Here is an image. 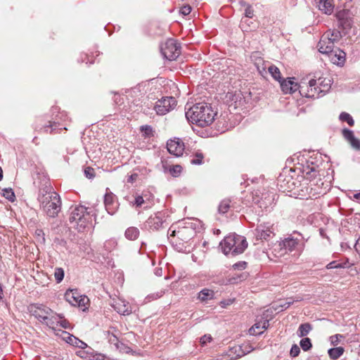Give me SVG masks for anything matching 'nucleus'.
<instances>
[{
	"instance_id": "f257e3e1",
	"label": "nucleus",
	"mask_w": 360,
	"mask_h": 360,
	"mask_svg": "<svg viewBox=\"0 0 360 360\" xmlns=\"http://www.w3.org/2000/svg\"><path fill=\"white\" fill-rule=\"evenodd\" d=\"M319 165L313 161H307V165L303 167V181H300L293 194L300 199L316 198L321 194V188L317 186L314 180L319 174Z\"/></svg>"
},
{
	"instance_id": "f03ea898",
	"label": "nucleus",
	"mask_w": 360,
	"mask_h": 360,
	"mask_svg": "<svg viewBox=\"0 0 360 360\" xmlns=\"http://www.w3.org/2000/svg\"><path fill=\"white\" fill-rule=\"evenodd\" d=\"M216 115L217 112L211 104L206 102L198 103L186 112V117L189 122L202 127L211 124Z\"/></svg>"
},
{
	"instance_id": "7ed1b4c3",
	"label": "nucleus",
	"mask_w": 360,
	"mask_h": 360,
	"mask_svg": "<svg viewBox=\"0 0 360 360\" xmlns=\"http://www.w3.org/2000/svg\"><path fill=\"white\" fill-rule=\"evenodd\" d=\"M300 95L307 98H319L326 94L330 87V79L328 78L319 77L318 79L313 78L302 79L300 84Z\"/></svg>"
},
{
	"instance_id": "20e7f679",
	"label": "nucleus",
	"mask_w": 360,
	"mask_h": 360,
	"mask_svg": "<svg viewBox=\"0 0 360 360\" xmlns=\"http://www.w3.org/2000/svg\"><path fill=\"white\" fill-rule=\"evenodd\" d=\"M37 200L40 208L49 217L55 218L61 210V200L59 195L55 191L38 194Z\"/></svg>"
},
{
	"instance_id": "39448f33",
	"label": "nucleus",
	"mask_w": 360,
	"mask_h": 360,
	"mask_svg": "<svg viewBox=\"0 0 360 360\" xmlns=\"http://www.w3.org/2000/svg\"><path fill=\"white\" fill-rule=\"evenodd\" d=\"M220 246L226 255L235 256L245 251L248 247V242L243 236L233 234L226 236L220 243Z\"/></svg>"
},
{
	"instance_id": "423d86ee",
	"label": "nucleus",
	"mask_w": 360,
	"mask_h": 360,
	"mask_svg": "<svg viewBox=\"0 0 360 360\" xmlns=\"http://www.w3.org/2000/svg\"><path fill=\"white\" fill-rule=\"evenodd\" d=\"M92 217L85 207L75 206L71 211L69 221L73 228L77 229L79 231H83L89 225L91 224Z\"/></svg>"
},
{
	"instance_id": "0eeeda50",
	"label": "nucleus",
	"mask_w": 360,
	"mask_h": 360,
	"mask_svg": "<svg viewBox=\"0 0 360 360\" xmlns=\"http://www.w3.org/2000/svg\"><path fill=\"white\" fill-rule=\"evenodd\" d=\"M30 312L34 316L39 322L46 324L49 328H53L54 319L51 317L52 314V309L49 307L41 304H33L30 306Z\"/></svg>"
},
{
	"instance_id": "6e6552de",
	"label": "nucleus",
	"mask_w": 360,
	"mask_h": 360,
	"mask_svg": "<svg viewBox=\"0 0 360 360\" xmlns=\"http://www.w3.org/2000/svg\"><path fill=\"white\" fill-rule=\"evenodd\" d=\"M300 238H295L292 236H290L285 238L283 240L278 242L274 246L273 252L276 257H283L288 252H291L296 250L299 243Z\"/></svg>"
},
{
	"instance_id": "1a4fd4ad",
	"label": "nucleus",
	"mask_w": 360,
	"mask_h": 360,
	"mask_svg": "<svg viewBox=\"0 0 360 360\" xmlns=\"http://www.w3.org/2000/svg\"><path fill=\"white\" fill-rule=\"evenodd\" d=\"M68 118L65 112H58L53 120L49 121V124L44 126L36 127V130L49 134L59 133L61 129L67 130V127L63 125L60 122L65 121Z\"/></svg>"
},
{
	"instance_id": "9d476101",
	"label": "nucleus",
	"mask_w": 360,
	"mask_h": 360,
	"mask_svg": "<svg viewBox=\"0 0 360 360\" xmlns=\"http://www.w3.org/2000/svg\"><path fill=\"white\" fill-rule=\"evenodd\" d=\"M160 52L165 58L174 60L180 55V46H178L175 40L169 39L161 45Z\"/></svg>"
},
{
	"instance_id": "9b49d317",
	"label": "nucleus",
	"mask_w": 360,
	"mask_h": 360,
	"mask_svg": "<svg viewBox=\"0 0 360 360\" xmlns=\"http://www.w3.org/2000/svg\"><path fill=\"white\" fill-rule=\"evenodd\" d=\"M153 204L154 195L148 191H144L141 195H136L134 201L131 202V205L136 209L143 207L144 210L150 208Z\"/></svg>"
},
{
	"instance_id": "f8f14e48",
	"label": "nucleus",
	"mask_w": 360,
	"mask_h": 360,
	"mask_svg": "<svg viewBox=\"0 0 360 360\" xmlns=\"http://www.w3.org/2000/svg\"><path fill=\"white\" fill-rule=\"evenodd\" d=\"M176 105V101L174 97H165L156 102L154 109L158 115H164L173 110Z\"/></svg>"
},
{
	"instance_id": "ddd939ff",
	"label": "nucleus",
	"mask_w": 360,
	"mask_h": 360,
	"mask_svg": "<svg viewBox=\"0 0 360 360\" xmlns=\"http://www.w3.org/2000/svg\"><path fill=\"white\" fill-rule=\"evenodd\" d=\"M165 222V214L158 212L148 218L143 224V227L148 231H159L160 229L163 228Z\"/></svg>"
},
{
	"instance_id": "4468645a",
	"label": "nucleus",
	"mask_w": 360,
	"mask_h": 360,
	"mask_svg": "<svg viewBox=\"0 0 360 360\" xmlns=\"http://www.w3.org/2000/svg\"><path fill=\"white\" fill-rule=\"evenodd\" d=\"M34 184L39 188V194L52 192L49 178L44 172H37L33 177Z\"/></svg>"
},
{
	"instance_id": "2eb2a0df",
	"label": "nucleus",
	"mask_w": 360,
	"mask_h": 360,
	"mask_svg": "<svg viewBox=\"0 0 360 360\" xmlns=\"http://www.w3.org/2000/svg\"><path fill=\"white\" fill-rule=\"evenodd\" d=\"M183 227H179L178 230H173L170 233V236L181 237V240H186L192 236L194 233V226L193 222L188 221L185 223Z\"/></svg>"
},
{
	"instance_id": "dca6fc26",
	"label": "nucleus",
	"mask_w": 360,
	"mask_h": 360,
	"mask_svg": "<svg viewBox=\"0 0 360 360\" xmlns=\"http://www.w3.org/2000/svg\"><path fill=\"white\" fill-rule=\"evenodd\" d=\"M336 18L338 20L339 27H341L342 30L347 31L352 27L353 20L348 10L338 11L336 13Z\"/></svg>"
},
{
	"instance_id": "f3484780",
	"label": "nucleus",
	"mask_w": 360,
	"mask_h": 360,
	"mask_svg": "<svg viewBox=\"0 0 360 360\" xmlns=\"http://www.w3.org/2000/svg\"><path fill=\"white\" fill-rule=\"evenodd\" d=\"M334 44L335 43L330 39V34L325 33L318 43L319 52L326 55L331 53L335 49Z\"/></svg>"
},
{
	"instance_id": "a211bd4d",
	"label": "nucleus",
	"mask_w": 360,
	"mask_h": 360,
	"mask_svg": "<svg viewBox=\"0 0 360 360\" xmlns=\"http://www.w3.org/2000/svg\"><path fill=\"white\" fill-rule=\"evenodd\" d=\"M257 240H268L274 236L272 226L269 224H259L255 230Z\"/></svg>"
},
{
	"instance_id": "6ab92c4d",
	"label": "nucleus",
	"mask_w": 360,
	"mask_h": 360,
	"mask_svg": "<svg viewBox=\"0 0 360 360\" xmlns=\"http://www.w3.org/2000/svg\"><path fill=\"white\" fill-rule=\"evenodd\" d=\"M167 148L170 154L179 157L183 155L184 144L179 139H174L167 141Z\"/></svg>"
},
{
	"instance_id": "aec40b11",
	"label": "nucleus",
	"mask_w": 360,
	"mask_h": 360,
	"mask_svg": "<svg viewBox=\"0 0 360 360\" xmlns=\"http://www.w3.org/2000/svg\"><path fill=\"white\" fill-rule=\"evenodd\" d=\"M278 184L281 188L283 191L294 192L295 191L300 181L294 179L292 176H286L285 179H281V176L278 179Z\"/></svg>"
},
{
	"instance_id": "412c9836",
	"label": "nucleus",
	"mask_w": 360,
	"mask_h": 360,
	"mask_svg": "<svg viewBox=\"0 0 360 360\" xmlns=\"http://www.w3.org/2000/svg\"><path fill=\"white\" fill-rule=\"evenodd\" d=\"M330 60L335 65L342 66L345 62L346 53L340 49H334L327 54Z\"/></svg>"
},
{
	"instance_id": "4be33fe9",
	"label": "nucleus",
	"mask_w": 360,
	"mask_h": 360,
	"mask_svg": "<svg viewBox=\"0 0 360 360\" xmlns=\"http://www.w3.org/2000/svg\"><path fill=\"white\" fill-rule=\"evenodd\" d=\"M104 205L105 210L110 214H113L117 209V202L115 200V196L113 193H106L104 196Z\"/></svg>"
},
{
	"instance_id": "5701e85b",
	"label": "nucleus",
	"mask_w": 360,
	"mask_h": 360,
	"mask_svg": "<svg viewBox=\"0 0 360 360\" xmlns=\"http://www.w3.org/2000/svg\"><path fill=\"white\" fill-rule=\"evenodd\" d=\"M161 164L162 166V169L164 172H169L170 174L173 176H178L180 175L182 167L179 165H170V161H169V159H165L162 158L161 160Z\"/></svg>"
},
{
	"instance_id": "b1692460",
	"label": "nucleus",
	"mask_w": 360,
	"mask_h": 360,
	"mask_svg": "<svg viewBox=\"0 0 360 360\" xmlns=\"http://www.w3.org/2000/svg\"><path fill=\"white\" fill-rule=\"evenodd\" d=\"M112 307L117 313L124 316L129 315L132 312L129 303L122 300L115 301Z\"/></svg>"
},
{
	"instance_id": "393cba45",
	"label": "nucleus",
	"mask_w": 360,
	"mask_h": 360,
	"mask_svg": "<svg viewBox=\"0 0 360 360\" xmlns=\"http://www.w3.org/2000/svg\"><path fill=\"white\" fill-rule=\"evenodd\" d=\"M342 134L345 139L347 140L354 149H360V140L354 136L353 131L348 129H342Z\"/></svg>"
},
{
	"instance_id": "a878e982",
	"label": "nucleus",
	"mask_w": 360,
	"mask_h": 360,
	"mask_svg": "<svg viewBox=\"0 0 360 360\" xmlns=\"http://www.w3.org/2000/svg\"><path fill=\"white\" fill-rule=\"evenodd\" d=\"M316 6L322 13L330 15L333 12V0H314Z\"/></svg>"
},
{
	"instance_id": "bb28decb",
	"label": "nucleus",
	"mask_w": 360,
	"mask_h": 360,
	"mask_svg": "<svg viewBox=\"0 0 360 360\" xmlns=\"http://www.w3.org/2000/svg\"><path fill=\"white\" fill-rule=\"evenodd\" d=\"M269 326V320L266 319L257 321L250 329V333L253 335H261L263 331H258L257 330H266Z\"/></svg>"
},
{
	"instance_id": "cd10ccee",
	"label": "nucleus",
	"mask_w": 360,
	"mask_h": 360,
	"mask_svg": "<svg viewBox=\"0 0 360 360\" xmlns=\"http://www.w3.org/2000/svg\"><path fill=\"white\" fill-rule=\"evenodd\" d=\"M80 295L76 289H69L65 293V299L72 306H77Z\"/></svg>"
},
{
	"instance_id": "c85d7f7f",
	"label": "nucleus",
	"mask_w": 360,
	"mask_h": 360,
	"mask_svg": "<svg viewBox=\"0 0 360 360\" xmlns=\"http://www.w3.org/2000/svg\"><path fill=\"white\" fill-rule=\"evenodd\" d=\"M227 355L231 360H235L245 356V353L243 352V346L236 345L230 347L227 352Z\"/></svg>"
},
{
	"instance_id": "c756f323",
	"label": "nucleus",
	"mask_w": 360,
	"mask_h": 360,
	"mask_svg": "<svg viewBox=\"0 0 360 360\" xmlns=\"http://www.w3.org/2000/svg\"><path fill=\"white\" fill-rule=\"evenodd\" d=\"M274 200L273 195H268L265 197L264 199L263 198L261 200H257L255 201V204L258 206L261 209V211L267 210V209L271 205Z\"/></svg>"
},
{
	"instance_id": "7c9ffc66",
	"label": "nucleus",
	"mask_w": 360,
	"mask_h": 360,
	"mask_svg": "<svg viewBox=\"0 0 360 360\" xmlns=\"http://www.w3.org/2000/svg\"><path fill=\"white\" fill-rule=\"evenodd\" d=\"M214 292L212 290L204 288L200 291L198 293V298L201 302H207L208 300H211L214 298Z\"/></svg>"
},
{
	"instance_id": "2f4dec72",
	"label": "nucleus",
	"mask_w": 360,
	"mask_h": 360,
	"mask_svg": "<svg viewBox=\"0 0 360 360\" xmlns=\"http://www.w3.org/2000/svg\"><path fill=\"white\" fill-rule=\"evenodd\" d=\"M226 98L227 99V101H231L232 102V103L231 104V105L232 104H234V108H238V101H239V103L241 102V99H242V97H241V94L240 93H233V92H228L226 95Z\"/></svg>"
},
{
	"instance_id": "473e14b6",
	"label": "nucleus",
	"mask_w": 360,
	"mask_h": 360,
	"mask_svg": "<svg viewBox=\"0 0 360 360\" xmlns=\"http://www.w3.org/2000/svg\"><path fill=\"white\" fill-rule=\"evenodd\" d=\"M344 351L342 347H333L328 349V354L331 359L337 360L343 354Z\"/></svg>"
},
{
	"instance_id": "72a5a7b5",
	"label": "nucleus",
	"mask_w": 360,
	"mask_h": 360,
	"mask_svg": "<svg viewBox=\"0 0 360 360\" xmlns=\"http://www.w3.org/2000/svg\"><path fill=\"white\" fill-rule=\"evenodd\" d=\"M311 330V325L309 323H305L299 326L297 333L299 337L304 338L307 335Z\"/></svg>"
},
{
	"instance_id": "f704fd0d",
	"label": "nucleus",
	"mask_w": 360,
	"mask_h": 360,
	"mask_svg": "<svg viewBox=\"0 0 360 360\" xmlns=\"http://www.w3.org/2000/svg\"><path fill=\"white\" fill-rule=\"evenodd\" d=\"M139 236V230L138 228L131 226L128 228L125 231V236L127 239L134 240Z\"/></svg>"
},
{
	"instance_id": "c9c22d12",
	"label": "nucleus",
	"mask_w": 360,
	"mask_h": 360,
	"mask_svg": "<svg viewBox=\"0 0 360 360\" xmlns=\"http://www.w3.org/2000/svg\"><path fill=\"white\" fill-rule=\"evenodd\" d=\"M292 78L288 79L281 80L280 84L281 89L284 94H292Z\"/></svg>"
},
{
	"instance_id": "e433bc0d",
	"label": "nucleus",
	"mask_w": 360,
	"mask_h": 360,
	"mask_svg": "<svg viewBox=\"0 0 360 360\" xmlns=\"http://www.w3.org/2000/svg\"><path fill=\"white\" fill-rule=\"evenodd\" d=\"M268 70L274 79L281 82L282 79L281 74L279 69L276 66L271 65L268 68Z\"/></svg>"
},
{
	"instance_id": "4c0bfd02",
	"label": "nucleus",
	"mask_w": 360,
	"mask_h": 360,
	"mask_svg": "<svg viewBox=\"0 0 360 360\" xmlns=\"http://www.w3.org/2000/svg\"><path fill=\"white\" fill-rule=\"evenodd\" d=\"M241 6L244 7L245 8V18H252L253 15H254V10L252 8V7L248 4L246 2H245L244 1H241L240 2Z\"/></svg>"
},
{
	"instance_id": "58836bf2",
	"label": "nucleus",
	"mask_w": 360,
	"mask_h": 360,
	"mask_svg": "<svg viewBox=\"0 0 360 360\" xmlns=\"http://www.w3.org/2000/svg\"><path fill=\"white\" fill-rule=\"evenodd\" d=\"M349 266V262H346L345 263H340L337 261H333L327 264L326 269H345Z\"/></svg>"
},
{
	"instance_id": "ea45409f",
	"label": "nucleus",
	"mask_w": 360,
	"mask_h": 360,
	"mask_svg": "<svg viewBox=\"0 0 360 360\" xmlns=\"http://www.w3.org/2000/svg\"><path fill=\"white\" fill-rule=\"evenodd\" d=\"M2 195L11 202H14L15 200V193L11 188L2 189Z\"/></svg>"
},
{
	"instance_id": "a19ab883",
	"label": "nucleus",
	"mask_w": 360,
	"mask_h": 360,
	"mask_svg": "<svg viewBox=\"0 0 360 360\" xmlns=\"http://www.w3.org/2000/svg\"><path fill=\"white\" fill-rule=\"evenodd\" d=\"M339 119L342 122H346L350 127L354 124V121L352 117L347 112H343L340 113Z\"/></svg>"
},
{
	"instance_id": "79ce46f5",
	"label": "nucleus",
	"mask_w": 360,
	"mask_h": 360,
	"mask_svg": "<svg viewBox=\"0 0 360 360\" xmlns=\"http://www.w3.org/2000/svg\"><path fill=\"white\" fill-rule=\"evenodd\" d=\"M204 155L201 152H196L191 160L192 165H200L203 163Z\"/></svg>"
},
{
	"instance_id": "37998d69",
	"label": "nucleus",
	"mask_w": 360,
	"mask_h": 360,
	"mask_svg": "<svg viewBox=\"0 0 360 360\" xmlns=\"http://www.w3.org/2000/svg\"><path fill=\"white\" fill-rule=\"evenodd\" d=\"M230 208V200L228 199L223 200L218 207V210L221 214L226 213Z\"/></svg>"
},
{
	"instance_id": "c03bdc74",
	"label": "nucleus",
	"mask_w": 360,
	"mask_h": 360,
	"mask_svg": "<svg viewBox=\"0 0 360 360\" xmlns=\"http://www.w3.org/2000/svg\"><path fill=\"white\" fill-rule=\"evenodd\" d=\"M64 270L60 267H57L54 271V278L57 283H60L64 278Z\"/></svg>"
},
{
	"instance_id": "a18cd8bd",
	"label": "nucleus",
	"mask_w": 360,
	"mask_h": 360,
	"mask_svg": "<svg viewBox=\"0 0 360 360\" xmlns=\"http://www.w3.org/2000/svg\"><path fill=\"white\" fill-rule=\"evenodd\" d=\"M300 347L304 351L309 350L311 347V340L309 338H303L300 342Z\"/></svg>"
},
{
	"instance_id": "49530a36",
	"label": "nucleus",
	"mask_w": 360,
	"mask_h": 360,
	"mask_svg": "<svg viewBox=\"0 0 360 360\" xmlns=\"http://www.w3.org/2000/svg\"><path fill=\"white\" fill-rule=\"evenodd\" d=\"M326 33L330 34V39L334 42H338L342 37L341 33L339 30H333L332 31L329 30Z\"/></svg>"
},
{
	"instance_id": "de8ad7c7",
	"label": "nucleus",
	"mask_w": 360,
	"mask_h": 360,
	"mask_svg": "<svg viewBox=\"0 0 360 360\" xmlns=\"http://www.w3.org/2000/svg\"><path fill=\"white\" fill-rule=\"evenodd\" d=\"M72 340H75V342H72V344H75L77 347L82 348V349H86L88 347V345L84 342L79 340L78 338L74 337L73 335H70L69 337V340L72 341Z\"/></svg>"
},
{
	"instance_id": "09e8293b",
	"label": "nucleus",
	"mask_w": 360,
	"mask_h": 360,
	"mask_svg": "<svg viewBox=\"0 0 360 360\" xmlns=\"http://www.w3.org/2000/svg\"><path fill=\"white\" fill-rule=\"evenodd\" d=\"M165 294L164 290H160L155 293H151L146 297V302H150L152 300H157Z\"/></svg>"
},
{
	"instance_id": "8fccbe9b",
	"label": "nucleus",
	"mask_w": 360,
	"mask_h": 360,
	"mask_svg": "<svg viewBox=\"0 0 360 360\" xmlns=\"http://www.w3.org/2000/svg\"><path fill=\"white\" fill-rule=\"evenodd\" d=\"M51 317H53L54 319V321H53V328L56 326H58V323H59V321L65 319L63 314H57V313L54 312L53 310H52V314H51Z\"/></svg>"
},
{
	"instance_id": "3c124183",
	"label": "nucleus",
	"mask_w": 360,
	"mask_h": 360,
	"mask_svg": "<svg viewBox=\"0 0 360 360\" xmlns=\"http://www.w3.org/2000/svg\"><path fill=\"white\" fill-rule=\"evenodd\" d=\"M343 338V335L340 334H336L330 337V344L335 346L340 342V340Z\"/></svg>"
},
{
	"instance_id": "603ef678",
	"label": "nucleus",
	"mask_w": 360,
	"mask_h": 360,
	"mask_svg": "<svg viewBox=\"0 0 360 360\" xmlns=\"http://www.w3.org/2000/svg\"><path fill=\"white\" fill-rule=\"evenodd\" d=\"M141 131L144 133V134L147 136H150L153 135V129L149 125H143L141 127Z\"/></svg>"
},
{
	"instance_id": "864d4df0",
	"label": "nucleus",
	"mask_w": 360,
	"mask_h": 360,
	"mask_svg": "<svg viewBox=\"0 0 360 360\" xmlns=\"http://www.w3.org/2000/svg\"><path fill=\"white\" fill-rule=\"evenodd\" d=\"M191 6L188 4H186L181 7L179 12L184 15H187L191 12Z\"/></svg>"
},
{
	"instance_id": "5fc2aeb1",
	"label": "nucleus",
	"mask_w": 360,
	"mask_h": 360,
	"mask_svg": "<svg viewBox=\"0 0 360 360\" xmlns=\"http://www.w3.org/2000/svg\"><path fill=\"white\" fill-rule=\"evenodd\" d=\"M84 174L86 178L92 179L95 176L94 169L90 167H87L84 169Z\"/></svg>"
},
{
	"instance_id": "6e6d98bb",
	"label": "nucleus",
	"mask_w": 360,
	"mask_h": 360,
	"mask_svg": "<svg viewBox=\"0 0 360 360\" xmlns=\"http://www.w3.org/2000/svg\"><path fill=\"white\" fill-rule=\"evenodd\" d=\"M300 349L297 345H293L290 349V355L292 357H296L299 355Z\"/></svg>"
},
{
	"instance_id": "4d7b16f0",
	"label": "nucleus",
	"mask_w": 360,
	"mask_h": 360,
	"mask_svg": "<svg viewBox=\"0 0 360 360\" xmlns=\"http://www.w3.org/2000/svg\"><path fill=\"white\" fill-rule=\"evenodd\" d=\"M89 299L86 296H82L80 295L79 298L78 299L77 306L78 307H84L86 304L88 302Z\"/></svg>"
},
{
	"instance_id": "13d9d810",
	"label": "nucleus",
	"mask_w": 360,
	"mask_h": 360,
	"mask_svg": "<svg viewBox=\"0 0 360 360\" xmlns=\"http://www.w3.org/2000/svg\"><path fill=\"white\" fill-rule=\"evenodd\" d=\"M291 82H292V94L295 92L297 90H299V92L300 93V90H301L300 84H302V80L298 84L294 81V78H292Z\"/></svg>"
},
{
	"instance_id": "bf43d9fd",
	"label": "nucleus",
	"mask_w": 360,
	"mask_h": 360,
	"mask_svg": "<svg viewBox=\"0 0 360 360\" xmlns=\"http://www.w3.org/2000/svg\"><path fill=\"white\" fill-rule=\"evenodd\" d=\"M212 338L210 335H205L200 338V343L202 345H205L207 342H210Z\"/></svg>"
},
{
	"instance_id": "052dcab7",
	"label": "nucleus",
	"mask_w": 360,
	"mask_h": 360,
	"mask_svg": "<svg viewBox=\"0 0 360 360\" xmlns=\"http://www.w3.org/2000/svg\"><path fill=\"white\" fill-rule=\"evenodd\" d=\"M91 358L92 360H105L106 356L102 354L95 352Z\"/></svg>"
},
{
	"instance_id": "680f3d73",
	"label": "nucleus",
	"mask_w": 360,
	"mask_h": 360,
	"mask_svg": "<svg viewBox=\"0 0 360 360\" xmlns=\"http://www.w3.org/2000/svg\"><path fill=\"white\" fill-rule=\"evenodd\" d=\"M293 303V301H284L281 304V311H283L284 309H288L292 304Z\"/></svg>"
},
{
	"instance_id": "e2e57ef3",
	"label": "nucleus",
	"mask_w": 360,
	"mask_h": 360,
	"mask_svg": "<svg viewBox=\"0 0 360 360\" xmlns=\"http://www.w3.org/2000/svg\"><path fill=\"white\" fill-rule=\"evenodd\" d=\"M58 326H60L63 328L68 329L70 328V323L66 319H63L59 321V323H58Z\"/></svg>"
},
{
	"instance_id": "0e129e2a",
	"label": "nucleus",
	"mask_w": 360,
	"mask_h": 360,
	"mask_svg": "<svg viewBox=\"0 0 360 360\" xmlns=\"http://www.w3.org/2000/svg\"><path fill=\"white\" fill-rule=\"evenodd\" d=\"M242 346H243V352H244L245 355L249 354L254 349V348L250 345H242Z\"/></svg>"
},
{
	"instance_id": "69168bd1",
	"label": "nucleus",
	"mask_w": 360,
	"mask_h": 360,
	"mask_svg": "<svg viewBox=\"0 0 360 360\" xmlns=\"http://www.w3.org/2000/svg\"><path fill=\"white\" fill-rule=\"evenodd\" d=\"M54 243L56 245H61V246H65L66 244V242L64 239L56 238L54 239Z\"/></svg>"
},
{
	"instance_id": "338daca9",
	"label": "nucleus",
	"mask_w": 360,
	"mask_h": 360,
	"mask_svg": "<svg viewBox=\"0 0 360 360\" xmlns=\"http://www.w3.org/2000/svg\"><path fill=\"white\" fill-rule=\"evenodd\" d=\"M232 302V300H223L220 302V305L221 307H226V306L230 305Z\"/></svg>"
},
{
	"instance_id": "774afa93",
	"label": "nucleus",
	"mask_w": 360,
	"mask_h": 360,
	"mask_svg": "<svg viewBox=\"0 0 360 360\" xmlns=\"http://www.w3.org/2000/svg\"><path fill=\"white\" fill-rule=\"evenodd\" d=\"M248 25V19H242L240 22V27L243 31H248L247 28L245 27V25Z\"/></svg>"
}]
</instances>
